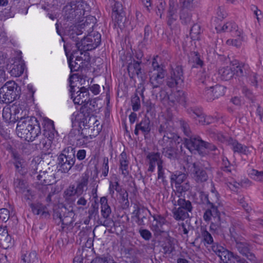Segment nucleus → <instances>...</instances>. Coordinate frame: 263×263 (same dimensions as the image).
Segmentation results:
<instances>
[{
  "label": "nucleus",
  "mask_w": 263,
  "mask_h": 263,
  "mask_svg": "<svg viewBox=\"0 0 263 263\" xmlns=\"http://www.w3.org/2000/svg\"><path fill=\"white\" fill-rule=\"evenodd\" d=\"M136 124L139 127L145 138H146L149 135L151 130V121L149 118L145 117L139 123Z\"/></svg>",
  "instance_id": "obj_37"
},
{
  "label": "nucleus",
  "mask_w": 263,
  "mask_h": 263,
  "mask_svg": "<svg viewBox=\"0 0 263 263\" xmlns=\"http://www.w3.org/2000/svg\"><path fill=\"white\" fill-rule=\"evenodd\" d=\"M118 200L123 209H127L129 208L128 194L125 189L123 190V192L118 194Z\"/></svg>",
  "instance_id": "obj_47"
},
{
  "label": "nucleus",
  "mask_w": 263,
  "mask_h": 263,
  "mask_svg": "<svg viewBox=\"0 0 263 263\" xmlns=\"http://www.w3.org/2000/svg\"><path fill=\"white\" fill-rule=\"evenodd\" d=\"M230 233L231 240L234 241L235 243L239 240H243V237L239 235L237 232V226L236 224L233 225L230 228Z\"/></svg>",
  "instance_id": "obj_62"
},
{
  "label": "nucleus",
  "mask_w": 263,
  "mask_h": 263,
  "mask_svg": "<svg viewBox=\"0 0 263 263\" xmlns=\"http://www.w3.org/2000/svg\"><path fill=\"white\" fill-rule=\"evenodd\" d=\"M191 10L180 9L179 12V17L181 23L182 25H188L192 23V14L190 12Z\"/></svg>",
  "instance_id": "obj_44"
},
{
  "label": "nucleus",
  "mask_w": 263,
  "mask_h": 263,
  "mask_svg": "<svg viewBox=\"0 0 263 263\" xmlns=\"http://www.w3.org/2000/svg\"><path fill=\"white\" fill-rule=\"evenodd\" d=\"M96 110L95 107L89 105L88 103L83 104L80 108V111L86 115L90 118L93 116V112Z\"/></svg>",
  "instance_id": "obj_55"
},
{
  "label": "nucleus",
  "mask_w": 263,
  "mask_h": 263,
  "mask_svg": "<svg viewBox=\"0 0 263 263\" xmlns=\"http://www.w3.org/2000/svg\"><path fill=\"white\" fill-rule=\"evenodd\" d=\"M120 170L122 171V174L124 177L127 176L129 174L128 170V161L127 159V154L123 151L120 156Z\"/></svg>",
  "instance_id": "obj_42"
},
{
  "label": "nucleus",
  "mask_w": 263,
  "mask_h": 263,
  "mask_svg": "<svg viewBox=\"0 0 263 263\" xmlns=\"http://www.w3.org/2000/svg\"><path fill=\"white\" fill-rule=\"evenodd\" d=\"M65 215V211L64 208L58 209L53 210V218L55 221V223L59 225L62 222V219Z\"/></svg>",
  "instance_id": "obj_60"
},
{
  "label": "nucleus",
  "mask_w": 263,
  "mask_h": 263,
  "mask_svg": "<svg viewBox=\"0 0 263 263\" xmlns=\"http://www.w3.org/2000/svg\"><path fill=\"white\" fill-rule=\"evenodd\" d=\"M16 131L21 138L28 142L33 141L41 134V127L35 117L27 116L23 121H18Z\"/></svg>",
  "instance_id": "obj_1"
},
{
  "label": "nucleus",
  "mask_w": 263,
  "mask_h": 263,
  "mask_svg": "<svg viewBox=\"0 0 263 263\" xmlns=\"http://www.w3.org/2000/svg\"><path fill=\"white\" fill-rule=\"evenodd\" d=\"M218 72L220 75L221 80L224 81H229L234 76L233 66L222 67L219 69Z\"/></svg>",
  "instance_id": "obj_41"
},
{
  "label": "nucleus",
  "mask_w": 263,
  "mask_h": 263,
  "mask_svg": "<svg viewBox=\"0 0 263 263\" xmlns=\"http://www.w3.org/2000/svg\"><path fill=\"white\" fill-rule=\"evenodd\" d=\"M235 248L241 255L246 257L251 263L257 262V257L252 252V245L246 241L245 238L243 240H239L235 243Z\"/></svg>",
  "instance_id": "obj_12"
},
{
  "label": "nucleus",
  "mask_w": 263,
  "mask_h": 263,
  "mask_svg": "<svg viewBox=\"0 0 263 263\" xmlns=\"http://www.w3.org/2000/svg\"><path fill=\"white\" fill-rule=\"evenodd\" d=\"M130 62L128 63L127 71L129 78L133 79L135 76L142 78V72L141 65L142 61H136L135 59H130Z\"/></svg>",
  "instance_id": "obj_20"
},
{
  "label": "nucleus",
  "mask_w": 263,
  "mask_h": 263,
  "mask_svg": "<svg viewBox=\"0 0 263 263\" xmlns=\"http://www.w3.org/2000/svg\"><path fill=\"white\" fill-rule=\"evenodd\" d=\"M153 220L149 218L150 227L151 230L155 233L161 234L165 232L164 226L166 224L167 221L166 218L161 214H152L149 210H147Z\"/></svg>",
  "instance_id": "obj_14"
},
{
  "label": "nucleus",
  "mask_w": 263,
  "mask_h": 263,
  "mask_svg": "<svg viewBox=\"0 0 263 263\" xmlns=\"http://www.w3.org/2000/svg\"><path fill=\"white\" fill-rule=\"evenodd\" d=\"M158 56L156 55L153 58L152 61V70H151L150 71H152V73H159V72L163 74L166 73L167 71L165 65L162 64H160L158 62Z\"/></svg>",
  "instance_id": "obj_43"
},
{
  "label": "nucleus",
  "mask_w": 263,
  "mask_h": 263,
  "mask_svg": "<svg viewBox=\"0 0 263 263\" xmlns=\"http://www.w3.org/2000/svg\"><path fill=\"white\" fill-rule=\"evenodd\" d=\"M83 129L74 128L70 131L68 135L69 141L77 146H81L87 144L88 141V136L83 133Z\"/></svg>",
  "instance_id": "obj_13"
},
{
  "label": "nucleus",
  "mask_w": 263,
  "mask_h": 263,
  "mask_svg": "<svg viewBox=\"0 0 263 263\" xmlns=\"http://www.w3.org/2000/svg\"><path fill=\"white\" fill-rule=\"evenodd\" d=\"M41 262L35 251L27 252L21 256V263H40Z\"/></svg>",
  "instance_id": "obj_36"
},
{
  "label": "nucleus",
  "mask_w": 263,
  "mask_h": 263,
  "mask_svg": "<svg viewBox=\"0 0 263 263\" xmlns=\"http://www.w3.org/2000/svg\"><path fill=\"white\" fill-rule=\"evenodd\" d=\"M212 251L224 263H249L246 259L237 253L231 252L223 246L215 244L212 246Z\"/></svg>",
  "instance_id": "obj_6"
},
{
  "label": "nucleus",
  "mask_w": 263,
  "mask_h": 263,
  "mask_svg": "<svg viewBox=\"0 0 263 263\" xmlns=\"http://www.w3.org/2000/svg\"><path fill=\"white\" fill-rule=\"evenodd\" d=\"M193 168V177L197 182H203L208 180V174L206 171L201 166L196 163H194Z\"/></svg>",
  "instance_id": "obj_29"
},
{
  "label": "nucleus",
  "mask_w": 263,
  "mask_h": 263,
  "mask_svg": "<svg viewBox=\"0 0 263 263\" xmlns=\"http://www.w3.org/2000/svg\"><path fill=\"white\" fill-rule=\"evenodd\" d=\"M194 55L192 57L193 62L194 65H192V68H197L198 67H202L204 65L203 61L200 59V55L198 52H194Z\"/></svg>",
  "instance_id": "obj_64"
},
{
  "label": "nucleus",
  "mask_w": 263,
  "mask_h": 263,
  "mask_svg": "<svg viewBox=\"0 0 263 263\" xmlns=\"http://www.w3.org/2000/svg\"><path fill=\"white\" fill-rule=\"evenodd\" d=\"M75 160L69 159L67 157L58 155L57 159V167L62 173H68L75 163Z\"/></svg>",
  "instance_id": "obj_25"
},
{
  "label": "nucleus",
  "mask_w": 263,
  "mask_h": 263,
  "mask_svg": "<svg viewBox=\"0 0 263 263\" xmlns=\"http://www.w3.org/2000/svg\"><path fill=\"white\" fill-rule=\"evenodd\" d=\"M200 34V26L194 24L190 29V35L191 39L193 40H198L199 39V34Z\"/></svg>",
  "instance_id": "obj_63"
},
{
  "label": "nucleus",
  "mask_w": 263,
  "mask_h": 263,
  "mask_svg": "<svg viewBox=\"0 0 263 263\" xmlns=\"http://www.w3.org/2000/svg\"><path fill=\"white\" fill-rule=\"evenodd\" d=\"M213 91L214 98L218 99L225 94L226 87L221 85H216L214 86L211 87Z\"/></svg>",
  "instance_id": "obj_58"
},
{
  "label": "nucleus",
  "mask_w": 263,
  "mask_h": 263,
  "mask_svg": "<svg viewBox=\"0 0 263 263\" xmlns=\"http://www.w3.org/2000/svg\"><path fill=\"white\" fill-rule=\"evenodd\" d=\"M79 75L78 73H74L70 75L69 78V92L70 93L71 99L73 100L74 104L81 105L87 103L86 101L89 100V92L88 88L85 87H78L77 91L76 86L73 85V81L72 79L77 78L79 81Z\"/></svg>",
  "instance_id": "obj_5"
},
{
  "label": "nucleus",
  "mask_w": 263,
  "mask_h": 263,
  "mask_svg": "<svg viewBox=\"0 0 263 263\" xmlns=\"http://www.w3.org/2000/svg\"><path fill=\"white\" fill-rule=\"evenodd\" d=\"M26 69V66L24 61L20 60L15 61L13 63L9 64L7 68V70L11 76L18 77L21 76Z\"/></svg>",
  "instance_id": "obj_22"
},
{
  "label": "nucleus",
  "mask_w": 263,
  "mask_h": 263,
  "mask_svg": "<svg viewBox=\"0 0 263 263\" xmlns=\"http://www.w3.org/2000/svg\"><path fill=\"white\" fill-rule=\"evenodd\" d=\"M166 76V73H152V71H149V81L153 89L159 88L163 84Z\"/></svg>",
  "instance_id": "obj_33"
},
{
  "label": "nucleus",
  "mask_w": 263,
  "mask_h": 263,
  "mask_svg": "<svg viewBox=\"0 0 263 263\" xmlns=\"http://www.w3.org/2000/svg\"><path fill=\"white\" fill-rule=\"evenodd\" d=\"M101 213L103 218H107L110 217L111 210L108 204V200L106 197H102L100 198Z\"/></svg>",
  "instance_id": "obj_39"
},
{
  "label": "nucleus",
  "mask_w": 263,
  "mask_h": 263,
  "mask_svg": "<svg viewBox=\"0 0 263 263\" xmlns=\"http://www.w3.org/2000/svg\"><path fill=\"white\" fill-rule=\"evenodd\" d=\"M173 118V114L169 109H167L166 114L160 119L158 130L160 135L163 136L164 135H167L175 131Z\"/></svg>",
  "instance_id": "obj_11"
},
{
  "label": "nucleus",
  "mask_w": 263,
  "mask_h": 263,
  "mask_svg": "<svg viewBox=\"0 0 263 263\" xmlns=\"http://www.w3.org/2000/svg\"><path fill=\"white\" fill-rule=\"evenodd\" d=\"M174 238L168 236L166 237L165 244L163 246L164 254H171L175 251Z\"/></svg>",
  "instance_id": "obj_48"
},
{
  "label": "nucleus",
  "mask_w": 263,
  "mask_h": 263,
  "mask_svg": "<svg viewBox=\"0 0 263 263\" xmlns=\"http://www.w3.org/2000/svg\"><path fill=\"white\" fill-rule=\"evenodd\" d=\"M203 140L201 138L194 135L189 138H184L185 147H186L192 154H198L200 155L201 145H202Z\"/></svg>",
  "instance_id": "obj_15"
},
{
  "label": "nucleus",
  "mask_w": 263,
  "mask_h": 263,
  "mask_svg": "<svg viewBox=\"0 0 263 263\" xmlns=\"http://www.w3.org/2000/svg\"><path fill=\"white\" fill-rule=\"evenodd\" d=\"M200 156H204L208 154L209 151H215L217 149V147L213 144L203 140L202 145H201Z\"/></svg>",
  "instance_id": "obj_50"
},
{
  "label": "nucleus",
  "mask_w": 263,
  "mask_h": 263,
  "mask_svg": "<svg viewBox=\"0 0 263 263\" xmlns=\"http://www.w3.org/2000/svg\"><path fill=\"white\" fill-rule=\"evenodd\" d=\"M178 9L175 3L172 1L169 2V7L167 11L166 19L167 25L171 29H172V25L177 21L178 18Z\"/></svg>",
  "instance_id": "obj_27"
},
{
  "label": "nucleus",
  "mask_w": 263,
  "mask_h": 263,
  "mask_svg": "<svg viewBox=\"0 0 263 263\" xmlns=\"http://www.w3.org/2000/svg\"><path fill=\"white\" fill-rule=\"evenodd\" d=\"M20 194L23 195V199L28 202L29 205L30 203H33L32 201L35 198V192L30 189H26L24 190V192H21Z\"/></svg>",
  "instance_id": "obj_51"
},
{
  "label": "nucleus",
  "mask_w": 263,
  "mask_h": 263,
  "mask_svg": "<svg viewBox=\"0 0 263 263\" xmlns=\"http://www.w3.org/2000/svg\"><path fill=\"white\" fill-rule=\"evenodd\" d=\"M167 171L171 174L170 182L171 184L174 183L175 186L181 184L185 182L188 176L187 173L180 171L177 170L174 172H171L167 170Z\"/></svg>",
  "instance_id": "obj_32"
},
{
  "label": "nucleus",
  "mask_w": 263,
  "mask_h": 263,
  "mask_svg": "<svg viewBox=\"0 0 263 263\" xmlns=\"http://www.w3.org/2000/svg\"><path fill=\"white\" fill-rule=\"evenodd\" d=\"M13 111V116L15 117L16 122L19 120L23 121L26 117H24L26 115V110H23L22 107L18 105H14L12 106Z\"/></svg>",
  "instance_id": "obj_46"
},
{
  "label": "nucleus",
  "mask_w": 263,
  "mask_h": 263,
  "mask_svg": "<svg viewBox=\"0 0 263 263\" xmlns=\"http://www.w3.org/2000/svg\"><path fill=\"white\" fill-rule=\"evenodd\" d=\"M69 46V43H67L64 44V48L65 52L66 55L68 59V62L69 67L70 69L71 72L78 71L79 70H82L87 67L89 61V58H88L87 61L86 59L83 60L81 57L77 56L74 62L73 61V59L74 57V55L77 53L78 50H73L70 55L69 56V50H68L67 48Z\"/></svg>",
  "instance_id": "obj_9"
},
{
  "label": "nucleus",
  "mask_w": 263,
  "mask_h": 263,
  "mask_svg": "<svg viewBox=\"0 0 263 263\" xmlns=\"http://www.w3.org/2000/svg\"><path fill=\"white\" fill-rule=\"evenodd\" d=\"M221 164L220 166V170L227 173H231L232 164L228 160V158L224 156H222L221 158Z\"/></svg>",
  "instance_id": "obj_59"
},
{
  "label": "nucleus",
  "mask_w": 263,
  "mask_h": 263,
  "mask_svg": "<svg viewBox=\"0 0 263 263\" xmlns=\"http://www.w3.org/2000/svg\"><path fill=\"white\" fill-rule=\"evenodd\" d=\"M179 145L165 146L163 148L162 154L170 160H175L180 157Z\"/></svg>",
  "instance_id": "obj_31"
},
{
  "label": "nucleus",
  "mask_w": 263,
  "mask_h": 263,
  "mask_svg": "<svg viewBox=\"0 0 263 263\" xmlns=\"http://www.w3.org/2000/svg\"><path fill=\"white\" fill-rule=\"evenodd\" d=\"M220 205H218L217 204L210 203V202L206 204V206L208 208L207 209L210 210L212 214L214 215V222H212L210 226V228L212 229L216 230L221 227V213L218 209V206Z\"/></svg>",
  "instance_id": "obj_24"
},
{
  "label": "nucleus",
  "mask_w": 263,
  "mask_h": 263,
  "mask_svg": "<svg viewBox=\"0 0 263 263\" xmlns=\"http://www.w3.org/2000/svg\"><path fill=\"white\" fill-rule=\"evenodd\" d=\"M186 112L191 117L197 119L199 123L203 125L209 124V122L206 121L205 115L202 107L196 106L190 107L186 108Z\"/></svg>",
  "instance_id": "obj_21"
},
{
  "label": "nucleus",
  "mask_w": 263,
  "mask_h": 263,
  "mask_svg": "<svg viewBox=\"0 0 263 263\" xmlns=\"http://www.w3.org/2000/svg\"><path fill=\"white\" fill-rule=\"evenodd\" d=\"M166 76V84L169 88H174L181 86L184 80L183 66L177 65L174 67H171Z\"/></svg>",
  "instance_id": "obj_8"
},
{
  "label": "nucleus",
  "mask_w": 263,
  "mask_h": 263,
  "mask_svg": "<svg viewBox=\"0 0 263 263\" xmlns=\"http://www.w3.org/2000/svg\"><path fill=\"white\" fill-rule=\"evenodd\" d=\"M179 123L181 129L185 136L189 138L194 135L191 130L187 121L183 119H180L179 120Z\"/></svg>",
  "instance_id": "obj_53"
},
{
  "label": "nucleus",
  "mask_w": 263,
  "mask_h": 263,
  "mask_svg": "<svg viewBox=\"0 0 263 263\" xmlns=\"http://www.w3.org/2000/svg\"><path fill=\"white\" fill-rule=\"evenodd\" d=\"M200 231L203 241L209 245L213 244L212 247L215 245L214 243L213 238L211 234L206 230V228L203 226H201ZM217 244V243H215ZM217 245H218L217 243Z\"/></svg>",
  "instance_id": "obj_54"
},
{
  "label": "nucleus",
  "mask_w": 263,
  "mask_h": 263,
  "mask_svg": "<svg viewBox=\"0 0 263 263\" xmlns=\"http://www.w3.org/2000/svg\"><path fill=\"white\" fill-rule=\"evenodd\" d=\"M234 76L238 77H247L250 73L249 67L247 64L234 61L232 63Z\"/></svg>",
  "instance_id": "obj_26"
},
{
  "label": "nucleus",
  "mask_w": 263,
  "mask_h": 263,
  "mask_svg": "<svg viewBox=\"0 0 263 263\" xmlns=\"http://www.w3.org/2000/svg\"><path fill=\"white\" fill-rule=\"evenodd\" d=\"M51 178L53 179V177L49 175L46 171L41 172L37 176V180L40 181L41 183L44 185L52 184L53 181Z\"/></svg>",
  "instance_id": "obj_45"
},
{
  "label": "nucleus",
  "mask_w": 263,
  "mask_h": 263,
  "mask_svg": "<svg viewBox=\"0 0 263 263\" xmlns=\"http://www.w3.org/2000/svg\"><path fill=\"white\" fill-rule=\"evenodd\" d=\"M99 213V203L97 202L96 200L91 203L90 208L88 211V218L89 219H95L96 216L98 215Z\"/></svg>",
  "instance_id": "obj_56"
},
{
  "label": "nucleus",
  "mask_w": 263,
  "mask_h": 263,
  "mask_svg": "<svg viewBox=\"0 0 263 263\" xmlns=\"http://www.w3.org/2000/svg\"><path fill=\"white\" fill-rule=\"evenodd\" d=\"M160 155V153L158 152L149 153L146 156L147 159L149 160L148 164L156 165L161 159Z\"/></svg>",
  "instance_id": "obj_61"
},
{
  "label": "nucleus",
  "mask_w": 263,
  "mask_h": 263,
  "mask_svg": "<svg viewBox=\"0 0 263 263\" xmlns=\"http://www.w3.org/2000/svg\"><path fill=\"white\" fill-rule=\"evenodd\" d=\"M83 31L81 29H79L78 27L74 26L72 29L69 31V35L70 39L75 42V45L77 48L76 50H79L81 54H82V47L84 45L85 41V37L83 36L82 38H80L78 36L81 35Z\"/></svg>",
  "instance_id": "obj_19"
},
{
  "label": "nucleus",
  "mask_w": 263,
  "mask_h": 263,
  "mask_svg": "<svg viewBox=\"0 0 263 263\" xmlns=\"http://www.w3.org/2000/svg\"><path fill=\"white\" fill-rule=\"evenodd\" d=\"M64 210L65 211V215L61 220V227L62 230H64L65 226H69L72 224L73 222V218L74 215V213L72 210L69 211L66 208H64Z\"/></svg>",
  "instance_id": "obj_40"
},
{
  "label": "nucleus",
  "mask_w": 263,
  "mask_h": 263,
  "mask_svg": "<svg viewBox=\"0 0 263 263\" xmlns=\"http://www.w3.org/2000/svg\"><path fill=\"white\" fill-rule=\"evenodd\" d=\"M43 135L45 138L42 139L39 143L36 144L37 147L43 151H48L51 147L52 142L58 133L55 130L52 120L45 117L42 119Z\"/></svg>",
  "instance_id": "obj_3"
},
{
  "label": "nucleus",
  "mask_w": 263,
  "mask_h": 263,
  "mask_svg": "<svg viewBox=\"0 0 263 263\" xmlns=\"http://www.w3.org/2000/svg\"><path fill=\"white\" fill-rule=\"evenodd\" d=\"M175 91L168 94L164 90H161L159 92V97L161 103L165 106L176 107Z\"/></svg>",
  "instance_id": "obj_28"
},
{
  "label": "nucleus",
  "mask_w": 263,
  "mask_h": 263,
  "mask_svg": "<svg viewBox=\"0 0 263 263\" xmlns=\"http://www.w3.org/2000/svg\"><path fill=\"white\" fill-rule=\"evenodd\" d=\"M175 202L174 205L178 207L175 206L172 210L174 218L179 221L189 218V213H192L193 209L191 202L185 198H179Z\"/></svg>",
  "instance_id": "obj_7"
},
{
  "label": "nucleus",
  "mask_w": 263,
  "mask_h": 263,
  "mask_svg": "<svg viewBox=\"0 0 263 263\" xmlns=\"http://www.w3.org/2000/svg\"><path fill=\"white\" fill-rule=\"evenodd\" d=\"M175 96H177L175 97L176 107H177L178 104H179L186 108V97L184 92L183 91L178 90L175 91Z\"/></svg>",
  "instance_id": "obj_52"
},
{
  "label": "nucleus",
  "mask_w": 263,
  "mask_h": 263,
  "mask_svg": "<svg viewBox=\"0 0 263 263\" xmlns=\"http://www.w3.org/2000/svg\"><path fill=\"white\" fill-rule=\"evenodd\" d=\"M21 93V86L14 81H9L0 88V99L9 104L19 99Z\"/></svg>",
  "instance_id": "obj_4"
},
{
  "label": "nucleus",
  "mask_w": 263,
  "mask_h": 263,
  "mask_svg": "<svg viewBox=\"0 0 263 263\" xmlns=\"http://www.w3.org/2000/svg\"><path fill=\"white\" fill-rule=\"evenodd\" d=\"M101 43V35L97 31L90 33L86 37L82 47L83 51L91 50L98 47Z\"/></svg>",
  "instance_id": "obj_17"
},
{
  "label": "nucleus",
  "mask_w": 263,
  "mask_h": 263,
  "mask_svg": "<svg viewBox=\"0 0 263 263\" xmlns=\"http://www.w3.org/2000/svg\"><path fill=\"white\" fill-rule=\"evenodd\" d=\"M229 142H230V146H231V148L234 153H237L240 154H243L246 155H248L250 153L248 146L243 145L236 140L234 139H230Z\"/></svg>",
  "instance_id": "obj_35"
},
{
  "label": "nucleus",
  "mask_w": 263,
  "mask_h": 263,
  "mask_svg": "<svg viewBox=\"0 0 263 263\" xmlns=\"http://www.w3.org/2000/svg\"><path fill=\"white\" fill-rule=\"evenodd\" d=\"M237 27L236 24L234 22H227L222 27L220 25L215 26V29L218 31H223L231 32L233 30H236Z\"/></svg>",
  "instance_id": "obj_57"
},
{
  "label": "nucleus",
  "mask_w": 263,
  "mask_h": 263,
  "mask_svg": "<svg viewBox=\"0 0 263 263\" xmlns=\"http://www.w3.org/2000/svg\"><path fill=\"white\" fill-rule=\"evenodd\" d=\"M13 186L16 193L24 192V190L27 188V182L15 174L13 178Z\"/></svg>",
  "instance_id": "obj_38"
},
{
  "label": "nucleus",
  "mask_w": 263,
  "mask_h": 263,
  "mask_svg": "<svg viewBox=\"0 0 263 263\" xmlns=\"http://www.w3.org/2000/svg\"><path fill=\"white\" fill-rule=\"evenodd\" d=\"M29 207L34 215H40L41 218H49L50 214L47 207L41 202L37 201L34 203H30Z\"/></svg>",
  "instance_id": "obj_18"
},
{
  "label": "nucleus",
  "mask_w": 263,
  "mask_h": 263,
  "mask_svg": "<svg viewBox=\"0 0 263 263\" xmlns=\"http://www.w3.org/2000/svg\"><path fill=\"white\" fill-rule=\"evenodd\" d=\"M89 175L88 172H85L82 175L80 179L77 181V186L75 187L77 196H81L87 189Z\"/></svg>",
  "instance_id": "obj_30"
},
{
  "label": "nucleus",
  "mask_w": 263,
  "mask_h": 263,
  "mask_svg": "<svg viewBox=\"0 0 263 263\" xmlns=\"http://www.w3.org/2000/svg\"><path fill=\"white\" fill-rule=\"evenodd\" d=\"M89 12H88L87 14L83 16L81 20L84 21L80 23L79 25L80 28L82 29H87V31H89L91 29H93L95 24L97 23V19L94 16L88 15Z\"/></svg>",
  "instance_id": "obj_34"
},
{
  "label": "nucleus",
  "mask_w": 263,
  "mask_h": 263,
  "mask_svg": "<svg viewBox=\"0 0 263 263\" xmlns=\"http://www.w3.org/2000/svg\"><path fill=\"white\" fill-rule=\"evenodd\" d=\"M113 1L114 4L112 6V19L115 22V25H118V27L122 29L125 27L127 23L126 12L121 2Z\"/></svg>",
  "instance_id": "obj_10"
},
{
  "label": "nucleus",
  "mask_w": 263,
  "mask_h": 263,
  "mask_svg": "<svg viewBox=\"0 0 263 263\" xmlns=\"http://www.w3.org/2000/svg\"><path fill=\"white\" fill-rule=\"evenodd\" d=\"M59 155L76 161V148L72 146H67L64 148Z\"/></svg>",
  "instance_id": "obj_49"
},
{
  "label": "nucleus",
  "mask_w": 263,
  "mask_h": 263,
  "mask_svg": "<svg viewBox=\"0 0 263 263\" xmlns=\"http://www.w3.org/2000/svg\"><path fill=\"white\" fill-rule=\"evenodd\" d=\"M181 141V138L174 131L167 135H164L162 139L161 145L163 146L179 145L180 148H181L182 145Z\"/></svg>",
  "instance_id": "obj_23"
},
{
  "label": "nucleus",
  "mask_w": 263,
  "mask_h": 263,
  "mask_svg": "<svg viewBox=\"0 0 263 263\" xmlns=\"http://www.w3.org/2000/svg\"><path fill=\"white\" fill-rule=\"evenodd\" d=\"M72 127L81 129H88L90 127L89 121L91 118L81 111L74 112L71 116Z\"/></svg>",
  "instance_id": "obj_16"
},
{
  "label": "nucleus",
  "mask_w": 263,
  "mask_h": 263,
  "mask_svg": "<svg viewBox=\"0 0 263 263\" xmlns=\"http://www.w3.org/2000/svg\"><path fill=\"white\" fill-rule=\"evenodd\" d=\"M90 7L85 1H77L68 2L67 5L63 8V16L64 20L75 23H81L83 16L90 12Z\"/></svg>",
  "instance_id": "obj_2"
}]
</instances>
